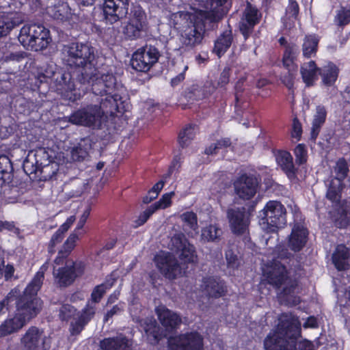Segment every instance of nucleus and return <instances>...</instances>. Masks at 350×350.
Segmentation results:
<instances>
[{
    "instance_id": "3c124183",
    "label": "nucleus",
    "mask_w": 350,
    "mask_h": 350,
    "mask_svg": "<svg viewBox=\"0 0 350 350\" xmlns=\"http://www.w3.org/2000/svg\"><path fill=\"white\" fill-rule=\"evenodd\" d=\"M112 286V284H107L106 283H102L96 285L91 293L90 300L92 303L98 304L105 295L107 290Z\"/></svg>"
},
{
    "instance_id": "c756f323",
    "label": "nucleus",
    "mask_w": 350,
    "mask_h": 350,
    "mask_svg": "<svg viewBox=\"0 0 350 350\" xmlns=\"http://www.w3.org/2000/svg\"><path fill=\"white\" fill-rule=\"evenodd\" d=\"M23 22L21 14L17 12L0 13V37L7 36L15 27Z\"/></svg>"
},
{
    "instance_id": "bf43d9fd",
    "label": "nucleus",
    "mask_w": 350,
    "mask_h": 350,
    "mask_svg": "<svg viewBox=\"0 0 350 350\" xmlns=\"http://www.w3.org/2000/svg\"><path fill=\"white\" fill-rule=\"evenodd\" d=\"M227 267L233 270L237 269L240 266V260L237 254L232 249H228L225 252Z\"/></svg>"
},
{
    "instance_id": "6e6552de",
    "label": "nucleus",
    "mask_w": 350,
    "mask_h": 350,
    "mask_svg": "<svg viewBox=\"0 0 350 350\" xmlns=\"http://www.w3.org/2000/svg\"><path fill=\"white\" fill-rule=\"evenodd\" d=\"M41 299H32L25 295V297L14 308L12 317L7 318L0 325V338H4L18 332L25 325L27 321L36 317L42 309Z\"/></svg>"
},
{
    "instance_id": "e2e57ef3",
    "label": "nucleus",
    "mask_w": 350,
    "mask_h": 350,
    "mask_svg": "<svg viewBox=\"0 0 350 350\" xmlns=\"http://www.w3.org/2000/svg\"><path fill=\"white\" fill-rule=\"evenodd\" d=\"M77 240L78 236L75 233L70 234V236L67 238L63 245V249L62 250L63 252H64V253H66V256L70 255V252L75 248V243Z\"/></svg>"
},
{
    "instance_id": "864d4df0",
    "label": "nucleus",
    "mask_w": 350,
    "mask_h": 350,
    "mask_svg": "<svg viewBox=\"0 0 350 350\" xmlns=\"http://www.w3.org/2000/svg\"><path fill=\"white\" fill-rule=\"evenodd\" d=\"M77 312V309L72 305L66 304L62 305L59 310V319L62 321L68 322L74 318Z\"/></svg>"
},
{
    "instance_id": "cd10ccee",
    "label": "nucleus",
    "mask_w": 350,
    "mask_h": 350,
    "mask_svg": "<svg viewBox=\"0 0 350 350\" xmlns=\"http://www.w3.org/2000/svg\"><path fill=\"white\" fill-rule=\"evenodd\" d=\"M41 334L42 332L37 327L31 326L29 327L21 338V343L24 346V350H49L44 346V340H42V347H40Z\"/></svg>"
},
{
    "instance_id": "20e7f679",
    "label": "nucleus",
    "mask_w": 350,
    "mask_h": 350,
    "mask_svg": "<svg viewBox=\"0 0 350 350\" xmlns=\"http://www.w3.org/2000/svg\"><path fill=\"white\" fill-rule=\"evenodd\" d=\"M301 336L300 322L286 314L279 319L275 330L264 340L265 350H297V339Z\"/></svg>"
},
{
    "instance_id": "c9c22d12",
    "label": "nucleus",
    "mask_w": 350,
    "mask_h": 350,
    "mask_svg": "<svg viewBox=\"0 0 350 350\" xmlns=\"http://www.w3.org/2000/svg\"><path fill=\"white\" fill-rule=\"evenodd\" d=\"M158 319L161 324L168 332L178 329L182 323L180 317L167 308L163 309L158 313Z\"/></svg>"
},
{
    "instance_id": "e433bc0d",
    "label": "nucleus",
    "mask_w": 350,
    "mask_h": 350,
    "mask_svg": "<svg viewBox=\"0 0 350 350\" xmlns=\"http://www.w3.org/2000/svg\"><path fill=\"white\" fill-rule=\"evenodd\" d=\"M319 69L316 62L310 60L307 63H304L300 68V73L302 80L307 87L314 85L315 81L317 79V75L319 73Z\"/></svg>"
},
{
    "instance_id": "f03ea898",
    "label": "nucleus",
    "mask_w": 350,
    "mask_h": 350,
    "mask_svg": "<svg viewBox=\"0 0 350 350\" xmlns=\"http://www.w3.org/2000/svg\"><path fill=\"white\" fill-rule=\"evenodd\" d=\"M36 77V83H39L38 86L54 80L56 92L68 105L76 103L83 96L84 91L77 88L71 73L57 68L55 64H46L38 68Z\"/></svg>"
},
{
    "instance_id": "8fccbe9b",
    "label": "nucleus",
    "mask_w": 350,
    "mask_h": 350,
    "mask_svg": "<svg viewBox=\"0 0 350 350\" xmlns=\"http://www.w3.org/2000/svg\"><path fill=\"white\" fill-rule=\"evenodd\" d=\"M286 70L287 72L282 73L280 79L289 91L293 92L297 67H292Z\"/></svg>"
},
{
    "instance_id": "5fc2aeb1",
    "label": "nucleus",
    "mask_w": 350,
    "mask_h": 350,
    "mask_svg": "<svg viewBox=\"0 0 350 350\" xmlns=\"http://www.w3.org/2000/svg\"><path fill=\"white\" fill-rule=\"evenodd\" d=\"M96 313V307L90 304L88 301L85 307L82 309L78 319L88 325V323L92 320Z\"/></svg>"
},
{
    "instance_id": "7c9ffc66",
    "label": "nucleus",
    "mask_w": 350,
    "mask_h": 350,
    "mask_svg": "<svg viewBox=\"0 0 350 350\" xmlns=\"http://www.w3.org/2000/svg\"><path fill=\"white\" fill-rule=\"evenodd\" d=\"M141 326L145 332L148 342L150 345H156L162 339V332L154 319L146 318L142 320Z\"/></svg>"
},
{
    "instance_id": "680f3d73",
    "label": "nucleus",
    "mask_w": 350,
    "mask_h": 350,
    "mask_svg": "<svg viewBox=\"0 0 350 350\" xmlns=\"http://www.w3.org/2000/svg\"><path fill=\"white\" fill-rule=\"evenodd\" d=\"M303 133L302 124L298 118L295 116L293 118L292 129H291V137L299 141Z\"/></svg>"
},
{
    "instance_id": "58836bf2",
    "label": "nucleus",
    "mask_w": 350,
    "mask_h": 350,
    "mask_svg": "<svg viewBox=\"0 0 350 350\" xmlns=\"http://www.w3.org/2000/svg\"><path fill=\"white\" fill-rule=\"evenodd\" d=\"M320 38L315 33L306 35L301 45L302 55L304 58L315 57L318 51Z\"/></svg>"
},
{
    "instance_id": "0e129e2a",
    "label": "nucleus",
    "mask_w": 350,
    "mask_h": 350,
    "mask_svg": "<svg viewBox=\"0 0 350 350\" xmlns=\"http://www.w3.org/2000/svg\"><path fill=\"white\" fill-rule=\"evenodd\" d=\"M182 220L186 223L190 228H193L197 225V215L193 211H187L182 214Z\"/></svg>"
},
{
    "instance_id": "4c0bfd02",
    "label": "nucleus",
    "mask_w": 350,
    "mask_h": 350,
    "mask_svg": "<svg viewBox=\"0 0 350 350\" xmlns=\"http://www.w3.org/2000/svg\"><path fill=\"white\" fill-rule=\"evenodd\" d=\"M103 350H129V340L125 336L105 338L100 342Z\"/></svg>"
},
{
    "instance_id": "a18cd8bd",
    "label": "nucleus",
    "mask_w": 350,
    "mask_h": 350,
    "mask_svg": "<svg viewBox=\"0 0 350 350\" xmlns=\"http://www.w3.org/2000/svg\"><path fill=\"white\" fill-rule=\"evenodd\" d=\"M222 234L221 229L217 225L210 224L202 229V239L208 242H218Z\"/></svg>"
},
{
    "instance_id": "1a4fd4ad",
    "label": "nucleus",
    "mask_w": 350,
    "mask_h": 350,
    "mask_svg": "<svg viewBox=\"0 0 350 350\" xmlns=\"http://www.w3.org/2000/svg\"><path fill=\"white\" fill-rule=\"evenodd\" d=\"M259 224L267 232H274L286 224V209L278 200L268 201L258 215Z\"/></svg>"
},
{
    "instance_id": "de8ad7c7",
    "label": "nucleus",
    "mask_w": 350,
    "mask_h": 350,
    "mask_svg": "<svg viewBox=\"0 0 350 350\" xmlns=\"http://www.w3.org/2000/svg\"><path fill=\"white\" fill-rule=\"evenodd\" d=\"M334 23L338 27L343 29L350 23V4L349 7L341 6L336 11L334 18Z\"/></svg>"
},
{
    "instance_id": "aec40b11",
    "label": "nucleus",
    "mask_w": 350,
    "mask_h": 350,
    "mask_svg": "<svg viewBox=\"0 0 350 350\" xmlns=\"http://www.w3.org/2000/svg\"><path fill=\"white\" fill-rule=\"evenodd\" d=\"M227 217L231 230L234 234L242 235L248 230L250 220L245 207L229 208Z\"/></svg>"
},
{
    "instance_id": "c03bdc74",
    "label": "nucleus",
    "mask_w": 350,
    "mask_h": 350,
    "mask_svg": "<svg viewBox=\"0 0 350 350\" xmlns=\"http://www.w3.org/2000/svg\"><path fill=\"white\" fill-rule=\"evenodd\" d=\"M283 288L278 293V299L283 302H289L293 297L295 290L298 286L297 281L295 279L289 278L284 284Z\"/></svg>"
},
{
    "instance_id": "b1692460",
    "label": "nucleus",
    "mask_w": 350,
    "mask_h": 350,
    "mask_svg": "<svg viewBox=\"0 0 350 350\" xmlns=\"http://www.w3.org/2000/svg\"><path fill=\"white\" fill-rule=\"evenodd\" d=\"M196 5L199 8H204L198 10L195 12H208L214 14L215 16H219V21L226 16L230 7V0H194Z\"/></svg>"
},
{
    "instance_id": "69168bd1",
    "label": "nucleus",
    "mask_w": 350,
    "mask_h": 350,
    "mask_svg": "<svg viewBox=\"0 0 350 350\" xmlns=\"http://www.w3.org/2000/svg\"><path fill=\"white\" fill-rule=\"evenodd\" d=\"M85 324L81 322L78 318L73 322L70 323L69 332L70 335H79L85 328Z\"/></svg>"
},
{
    "instance_id": "473e14b6",
    "label": "nucleus",
    "mask_w": 350,
    "mask_h": 350,
    "mask_svg": "<svg viewBox=\"0 0 350 350\" xmlns=\"http://www.w3.org/2000/svg\"><path fill=\"white\" fill-rule=\"evenodd\" d=\"M211 83H193L184 92V96L189 101L199 100L207 97L211 94Z\"/></svg>"
},
{
    "instance_id": "9b49d317",
    "label": "nucleus",
    "mask_w": 350,
    "mask_h": 350,
    "mask_svg": "<svg viewBox=\"0 0 350 350\" xmlns=\"http://www.w3.org/2000/svg\"><path fill=\"white\" fill-rule=\"evenodd\" d=\"M85 264L83 261L67 260L65 264L58 268L53 266L54 284L58 288H67L72 285L76 280L85 273Z\"/></svg>"
},
{
    "instance_id": "13d9d810",
    "label": "nucleus",
    "mask_w": 350,
    "mask_h": 350,
    "mask_svg": "<svg viewBox=\"0 0 350 350\" xmlns=\"http://www.w3.org/2000/svg\"><path fill=\"white\" fill-rule=\"evenodd\" d=\"M294 154L297 164L301 165L306 163L308 159V150L306 145L304 144L297 145L294 149Z\"/></svg>"
},
{
    "instance_id": "79ce46f5",
    "label": "nucleus",
    "mask_w": 350,
    "mask_h": 350,
    "mask_svg": "<svg viewBox=\"0 0 350 350\" xmlns=\"http://www.w3.org/2000/svg\"><path fill=\"white\" fill-rule=\"evenodd\" d=\"M349 252L345 245H338L332 254V262L338 271H346L349 268L347 260Z\"/></svg>"
},
{
    "instance_id": "49530a36",
    "label": "nucleus",
    "mask_w": 350,
    "mask_h": 350,
    "mask_svg": "<svg viewBox=\"0 0 350 350\" xmlns=\"http://www.w3.org/2000/svg\"><path fill=\"white\" fill-rule=\"evenodd\" d=\"M196 136L195 125L189 124L178 135V144L182 148L187 147Z\"/></svg>"
},
{
    "instance_id": "393cba45",
    "label": "nucleus",
    "mask_w": 350,
    "mask_h": 350,
    "mask_svg": "<svg viewBox=\"0 0 350 350\" xmlns=\"http://www.w3.org/2000/svg\"><path fill=\"white\" fill-rule=\"evenodd\" d=\"M13 165L8 157L0 155V196H5L9 194L8 190L14 187Z\"/></svg>"
},
{
    "instance_id": "7ed1b4c3",
    "label": "nucleus",
    "mask_w": 350,
    "mask_h": 350,
    "mask_svg": "<svg viewBox=\"0 0 350 350\" xmlns=\"http://www.w3.org/2000/svg\"><path fill=\"white\" fill-rule=\"evenodd\" d=\"M66 64L76 69V80L84 83L94 76L96 70L94 48L82 42H72L63 49Z\"/></svg>"
},
{
    "instance_id": "9d476101",
    "label": "nucleus",
    "mask_w": 350,
    "mask_h": 350,
    "mask_svg": "<svg viewBox=\"0 0 350 350\" xmlns=\"http://www.w3.org/2000/svg\"><path fill=\"white\" fill-rule=\"evenodd\" d=\"M18 40L23 45L36 51L46 49L51 42L50 31L42 24L37 23L25 25L20 31Z\"/></svg>"
},
{
    "instance_id": "4468645a",
    "label": "nucleus",
    "mask_w": 350,
    "mask_h": 350,
    "mask_svg": "<svg viewBox=\"0 0 350 350\" xmlns=\"http://www.w3.org/2000/svg\"><path fill=\"white\" fill-rule=\"evenodd\" d=\"M171 250L178 256L180 260L185 264L198 262V256L196 247L189 242L183 233L174 234L171 239Z\"/></svg>"
},
{
    "instance_id": "09e8293b",
    "label": "nucleus",
    "mask_w": 350,
    "mask_h": 350,
    "mask_svg": "<svg viewBox=\"0 0 350 350\" xmlns=\"http://www.w3.org/2000/svg\"><path fill=\"white\" fill-rule=\"evenodd\" d=\"M231 145V139L230 137H224L206 148L204 152L207 155L216 154L220 149L227 148Z\"/></svg>"
},
{
    "instance_id": "5701e85b",
    "label": "nucleus",
    "mask_w": 350,
    "mask_h": 350,
    "mask_svg": "<svg viewBox=\"0 0 350 350\" xmlns=\"http://www.w3.org/2000/svg\"><path fill=\"white\" fill-rule=\"evenodd\" d=\"M309 231L306 227L300 224H295L288 236L286 246L293 252H299L306 245L308 241Z\"/></svg>"
},
{
    "instance_id": "bb28decb",
    "label": "nucleus",
    "mask_w": 350,
    "mask_h": 350,
    "mask_svg": "<svg viewBox=\"0 0 350 350\" xmlns=\"http://www.w3.org/2000/svg\"><path fill=\"white\" fill-rule=\"evenodd\" d=\"M277 165L290 180L297 177L298 169L295 166L293 158L290 152L285 150H276L273 152Z\"/></svg>"
},
{
    "instance_id": "338daca9",
    "label": "nucleus",
    "mask_w": 350,
    "mask_h": 350,
    "mask_svg": "<svg viewBox=\"0 0 350 350\" xmlns=\"http://www.w3.org/2000/svg\"><path fill=\"white\" fill-rule=\"evenodd\" d=\"M230 70L229 68L226 67L224 68L222 72H221L218 81L217 85L221 87H225L230 81Z\"/></svg>"
},
{
    "instance_id": "6ab92c4d",
    "label": "nucleus",
    "mask_w": 350,
    "mask_h": 350,
    "mask_svg": "<svg viewBox=\"0 0 350 350\" xmlns=\"http://www.w3.org/2000/svg\"><path fill=\"white\" fill-rule=\"evenodd\" d=\"M129 0H104V19L111 25L125 18L128 14Z\"/></svg>"
},
{
    "instance_id": "a878e982",
    "label": "nucleus",
    "mask_w": 350,
    "mask_h": 350,
    "mask_svg": "<svg viewBox=\"0 0 350 350\" xmlns=\"http://www.w3.org/2000/svg\"><path fill=\"white\" fill-rule=\"evenodd\" d=\"M278 42L280 46L284 48L282 56V64L284 69H289L292 67H297L296 61L300 53L299 46L293 42H288L286 37L281 36Z\"/></svg>"
},
{
    "instance_id": "f704fd0d",
    "label": "nucleus",
    "mask_w": 350,
    "mask_h": 350,
    "mask_svg": "<svg viewBox=\"0 0 350 350\" xmlns=\"http://www.w3.org/2000/svg\"><path fill=\"white\" fill-rule=\"evenodd\" d=\"M327 115V112L325 106L322 105L317 106L315 113L312 120L310 131V139L313 142L317 140L321 128L326 121Z\"/></svg>"
},
{
    "instance_id": "f3484780",
    "label": "nucleus",
    "mask_w": 350,
    "mask_h": 350,
    "mask_svg": "<svg viewBox=\"0 0 350 350\" xmlns=\"http://www.w3.org/2000/svg\"><path fill=\"white\" fill-rule=\"evenodd\" d=\"M154 262L159 272L169 280H174L180 273L178 260L169 252H161L154 257Z\"/></svg>"
},
{
    "instance_id": "39448f33",
    "label": "nucleus",
    "mask_w": 350,
    "mask_h": 350,
    "mask_svg": "<svg viewBox=\"0 0 350 350\" xmlns=\"http://www.w3.org/2000/svg\"><path fill=\"white\" fill-rule=\"evenodd\" d=\"M80 86L88 85H91V90L96 96H106L105 99H101L100 101L106 100L107 99H114L113 102H110L111 105H117L120 107L118 113L122 115L124 112L128 111L130 107V103L128 98L122 96L123 87L119 88L117 84L116 77L112 72H107L106 73L101 74L98 76V69L96 66V70L94 76L88 81L84 83H79ZM81 88V87H79ZM81 90H85L80 88ZM85 93L83 94V95Z\"/></svg>"
},
{
    "instance_id": "c85d7f7f",
    "label": "nucleus",
    "mask_w": 350,
    "mask_h": 350,
    "mask_svg": "<svg viewBox=\"0 0 350 350\" xmlns=\"http://www.w3.org/2000/svg\"><path fill=\"white\" fill-rule=\"evenodd\" d=\"M49 264V260L48 259L43 265H42L31 282L24 289L23 292L25 295L32 299H40L38 297V292L42 287L44 278V273L48 270Z\"/></svg>"
},
{
    "instance_id": "a19ab883",
    "label": "nucleus",
    "mask_w": 350,
    "mask_h": 350,
    "mask_svg": "<svg viewBox=\"0 0 350 350\" xmlns=\"http://www.w3.org/2000/svg\"><path fill=\"white\" fill-rule=\"evenodd\" d=\"M339 74V68L333 63L320 68L319 75L321 77L322 83L327 87L332 86L336 81Z\"/></svg>"
},
{
    "instance_id": "ea45409f",
    "label": "nucleus",
    "mask_w": 350,
    "mask_h": 350,
    "mask_svg": "<svg viewBox=\"0 0 350 350\" xmlns=\"http://www.w3.org/2000/svg\"><path fill=\"white\" fill-rule=\"evenodd\" d=\"M46 12L53 18L61 21H68L72 15L71 8L68 3L64 1L49 6L46 8Z\"/></svg>"
},
{
    "instance_id": "f257e3e1",
    "label": "nucleus",
    "mask_w": 350,
    "mask_h": 350,
    "mask_svg": "<svg viewBox=\"0 0 350 350\" xmlns=\"http://www.w3.org/2000/svg\"><path fill=\"white\" fill-rule=\"evenodd\" d=\"M172 20L174 27L180 32V49L189 51L202 42L206 23L218 22L219 16L208 12L192 14L187 11H178L172 14Z\"/></svg>"
},
{
    "instance_id": "ddd939ff",
    "label": "nucleus",
    "mask_w": 350,
    "mask_h": 350,
    "mask_svg": "<svg viewBox=\"0 0 350 350\" xmlns=\"http://www.w3.org/2000/svg\"><path fill=\"white\" fill-rule=\"evenodd\" d=\"M167 342L170 350H204V338L197 331L170 336Z\"/></svg>"
},
{
    "instance_id": "a211bd4d",
    "label": "nucleus",
    "mask_w": 350,
    "mask_h": 350,
    "mask_svg": "<svg viewBox=\"0 0 350 350\" xmlns=\"http://www.w3.org/2000/svg\"><path fill=\"white\" fill-rule=\"evenodd\" d=\"M236 194L241 199L250 200L256 193L259 180L256 175L243 173L234 182Z\"/></svg>"
},
{
    "instance_id": "052dcab7",
    "label": "nucleus",
    "mask_w": 350,
    "mask_h": 350,
    "mask_svg": "<svg viewBox=\"0 0 350 350\" xmlns=\"http://www.w3.org/2000/svg\"><path fill=\"white\" fill-rule=\"evenodd\" d=\"M71 155L75 161H82L88 155V151L86 148L83 147L81 144L79 143L72 149Z\"/></svg>"
},
{
    "instance_id": "0eeeda50",
    "label": "nucleus",
    "mask_w": 350,
    "mask_h": 350,
    "mask_svg": "<svg viewBox=\"0 0 350 350\" xmlns=\"http://www.w3.org/2000/svg\"><path fill=\"white\" fill-rule=\"evenodd\" d=\"M41 299H32L25 295V297L14 308L12 317L7 318L0 325V338H4L18 332L25 325L27 321L36 317L42 309Z\"/></svg>"
},
{
    "instance_id": "774afa93",
    "label": "nucleus",
    "mask_w": 350,
    "mask_h": 350,
    "mask_svg": "<svg viewBox=\"0 0 350 350\" xmlns=\"http://www.w3.org/2000/svg\"><path fill=\"white\" fill-rule=\"evenodd\" d=\"M286 12L291 14V17L297 18L299 13V6L296 0H288Z\"/></svg>"
},
{
    "instance_id": "f8f14e48",
    "label": "nucleus",
    "mask_w": 350,
    "mask_h": 350,
    "mask_svg": "<svg viewBox=\"0 0 350 350\" xmlns=\"http://www.w3.org/2000/svg\"><path fill=\"white\" fill-rule=\"evenodd\" d=\"M160 56V52L156 46L146 44L133 53L131 66L137 72H146L158 62Z\"/></svg>"
},
{
    "instance_id": "2f4dec72",
    "label": "nucleus",
    "mask_w": 350,
    "mask_h": 350,
    "mask_svg": "<svg viewBox=\"0 0 350 350\" xmlns=\"http://www.w3.org/2000/svg\"><path fill=\"white\" fill-rule=\"evenodd\" d=\"M24 297L25 293L21 292L18 286L12 288L4 299L0 301V317L14 310Z\"/></svg>"
},
{
    "instance_id": "37998d69",
    "label": "nucleus",
    "mask_w": 350,
    "mask_h": 350,
    "mask_svg": "<svg viewBox=\"0 0 350 350\" xmlns=\"http://www.w3.org/2000/svg\"><path fill=\"white\" fill-rule=\"evenodd\" d=\"M344 183L338 178H332L326 192V198L332 202L338 203L340 201Z\"/></svg>"
},
{
    "instance_id": "4d7b16f0",
    "label": "nucleus",
    "mask_w": 350,
    "mask_h": 350,
    "mask_svg": "<svg viewBox=\"0 0 350 350\" xmlns=\"http://www.w3.org/2000/svg\"><path fill=\"white\" fill-rule=\"evenodd\" d=\"M155 212V210L151 204L148 206L143 212L140 213L137 218L134 220L133 227L137 228L145 224Z\"/></svg>"
},
{
    "instance_id": "603ef678",
    "label": "nucleus",
    "mask_w": 350,
    "mask_h": 350,
    "mask_svg": "<svg viewBox=\"0 0 350 350\" xmlns=\"http://www.w3.org/2000/svg\"><path fill=\"white\" fill-rule=\"evenodd\" d=\"M334 172L336 176L334 178H338V180L343 182L347 178L349 172V167L347 161L344 158H340L334 167Z\"/></svg>"
},
{
    "instance_id": "72a5a7b5",
    "label": "nucleus",
    "mask_w": 350,
    "mask_h": 350,
    "mask_svg": "<svg viewBox=\"0 0 350 350\" xmlns=\"http://www.w3.org/2000/svg\"><path fill=\"white\" fill-rule=\"evenodd\" d=\"M233 42V34L231 27L223 31L214 42L213 52L221 57L229 49Z\"/></svg>"
},
{
    "instance_id": "423d86ee",
    "label": "nucleus",
    "mask_w": 350,
    "mask_h": 350,
    "mask_svg": "<svg viewBox=\"0 0 350 350\" xmlns=\"http://www.w3.org/2000/svg\"><path fill=\"white\" fill-rule=\"evenodd\" d=\"M114 99H107L100 102V105H89L72 112L68 117V122L72 124L92 129L101 127L103 116L115 117L118 116L117 105H111ZM115 103H113L114 104Z\"/></svg>"
},
{
    "instance_id": "412c9836",
    "label": "nucleus",
    "mask_w": 350,
    "mask_h": 350,
    "mask_svg": "<svg viewBox=\"0 0 350 350\" xmlns=\"http://www.w3.org/2000/svg\"><path fill=\"white\" fill-rule=\"evenodd\" d=\"M267 283L275 290H280L283 284L291 278L286 267L281 262L274 260L264 273Z\"/></svg>"
},
{
    "instance_id": "6e6d98bb",
    "label": "nucleus",
    "mask_w": 350,
    "mask_h": 350,
    "mask_svg": "<svg viewBox=\"0 0 350 350\" xmlns=\"http://www.w3.org/2000/svg\"><path fill=\"white\" fill-rule=\"evenodd\" d=\"M173 196H174L173 191L164 193L158 201L152 204L151 206L155 211L159 209H165L172 205V198Z\"/></svg>"
},
{
    "instance_id": "2eb2a0df",
    "label": "nucleus",
    "mask_w": 350,
    "mask_h": 350,
    "mask_svg": "<svg viewBox=\"0 0 350 350\" xmlns=\"http://www.w3.org/2000/svg\"><path fill=\"white\" fill-rule=\"evenodd\" d=\"M262 16V14L258 8L247 1L238 25L245 41L252 36L254 27L260 23Z\"/></svg>"
},
{
    "instance_id": "4be33fe9",
    "label": "nucleus",
    "mask_w": 350,
    "mask_h": 350,
    "mask_svg": "<svg viewBox=\"0 0 350 350\" xmlns=\"http://www.w3.org/2000/svg\"><path fill=\"white\" fill-rule=\"evenodd\" d=\"M203 292L209 298L219 299L226 295L228 286L226 282L218 276H206L202 279Z\"/></svg>"
},
{
    "instance_id": "dca6fc26",
    "label": "nucleus",
    "mask_w": 350,
    "mask_h": 350,
    "mask_svg": "<svg viewBox=\"0 0 350 350\" xmlns=\"http://www.w3.org/2000/svg\"><path fill=\"white\" fill-rule=\"evenodd\" d=\"M146 25V15L140 5L131 9L129 19L124 28V34L129 40H136L142 36Z\"/></svg>"
}]
</instances>
